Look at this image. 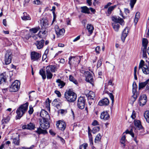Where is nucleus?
<instances>
[{"mask_svg":"<svg viewBox=\"0 0 149 149\" xmlns=\"http://www.w3.org/2000/svg\"><path fill=\"white\" fill-rule=\"evenodd\" d=\"M29 103L27 102L25 104L21 105L16 110L17 115L16 116V119H19L27 111Z\"/></svg>","mask_w":149,"mask_h":149,"instance_id":"f257e3e1","label":"nucleus"},{"mask_svg":"<svg viewBox=\"0 0 149 149\" xmlns=\"http://www.w3.org/2000/svg\"><path fill=\"white\" fill-rule=\"evenodd\" d=\"M64 96L67 101L69 102H74L76 100L77 97L76 94L70 90H69L65 92Z\"/></svg>","mask_w":149,"mask_h":149,"instance_id":"f03ea898","label":"nucleus"},{"mask_svg":"<svg viewBox=\"0 0 149 149\" xmlns=\"http://www.w3.org/2000/svg\"><path fill=\"white\" fill-rule=\"evenodd\" d=\"M57 68L55 65H50L47 66L46 72L47 79H51L53 76L52 72H55Z\"/></svg>","mask_w":149,"mask_h":149,"instance_id":"7ed1b4c3","label":"nucleus"},{"mask_svg":"<svg viewBox=\"0 0 149 149\" xmlns=\"http://www.w3.org/2000/svg\"><path fill=\"white\" fill-rule=\"evenodd\" d=\"M20 85V82L18 80L15 81L11 84L10 88V91L11 92H15L19 89Z\"/></svg>","mask_w":149,"mask_h":149,"instance_id":"20e7f679","label":"nucleus"},{"mask_svg":"<svg viewBox=\"0 0 149 149\" xmlns=\"http://www.w3.org/2000/svg\"><path fill=\"white\" fill-rule=\"evenodd\" d=\"M12 55L11 52L7 50L6 51L5 55L4 62L5 64L8 65L10 64L12 61Z\"/></svg>","mask_w":149,"mask_h":149,"instance_id":"39448f33","label":"nucleus"},{"mask_svg":"<svg viewBox=\"0 0 149 149\" xmlns=\"http://www.w3.org/2000/svg\"><path fill=\"white\" fill-rule=\"evenodd\" d=\"M81 57L80 56H70L69 58L68 64L71 65L76 63H79L80 62Z\"/></svg>","mask_w":149,"mask_h":149,"instance_id":"423d86ee","label":"nucleus"},{"mask_svg":"<svg viewBox=\"0 0 149 149\" xmlns=\"http://www.w3.org/2000/svg\"><path fill=\"white\" fill-rule=\"evenodd\" d=\"M39 124L41 127L45 130L48 129L50 126L48 119H39Z\"/></svg>","mask_w":149,"mask_h":149,"instance_id":"0eeeda50","label":"nucleus"},{"mask_svg":"<svg viewBox=\"0 0 149 149\" xmlns=\"http://www.w3.org/2000/svg\"><path fill=\"white\" fill-rule=\"evenodd\" d=\"M85 99L83 97H80L79 98L77 101V106L80 109H83L85 104Z\"/></svg>","mask_w":149,"mask_h":149,"instance_id":"6e6552de","label":"nucleus"},{"mask_svg":"<svg viewBox=\"0 0 149 149\" xmlns=\"http://www.w3.org/2000/svg\"><path fill=\"white\" fill-rule=\"evenodd\" d=\"M137 88V86L135 81L133 82L132 84V92L133 94L132 97L134 98V101L137 97L138 95V92L136 90Z\"/></svg>","mask_w":149,"mask_h":149,"instance_id":"1a4fd4ad","label":"nucleus"},{"mask_svg":"<svg viewBox=\"0 0 149 149\" xmlns=\"http://www.w3.org/2000/svg\"><path fill=\"white\" fill-rule=\"evenodd\" d=\"M56 125L57 127L62 131L64 130L66 127V124L65 122L61 120L57 122Z\"/></svg>","mask_w":149,"mask_h":149,"instance_id":"9d476101","label":"nucleus"},{"mask_svg":"<svg viewBox=\"0 0 149 149\" xmlns=\"http://www.w3.org/2000/svg\"><path fill=\"white\" fill-rule=\"evenodd\" d=\"M147 101V97L145 95H141L139 99V103L141 106L145 105Z\"/></svg>","mask_w":149,"mask_h":149,"instance_id":"9b49d317","label":"nucleus"},{"mask_svg":"<svg viewBox=\"0 0 149 149\" xmlns=\"http://www.w3.org/2000/svg\"><path fill=\"white\" fill-rule=\"evenodd\" d=\"M85 75L86 76V81L91 83L93 81V77L90 72H85Z\"/></svg>","mask_w":149,"mask_h":149,"instance_id":"f8f14e48","label":"nucleus"},{"mask_svg":"<svg viewBox=\"0 0 149 149\" xmlns=\"http://www.w3.org/2000/svg\"><path fill=\"white\" fill-rule=\"evenodd\" d=\"M88 91L86 90L85 91V93L88 99L93 100L95 97V94L94 92L92 91H89L88 92Z\"/></svg>","mask_w":149,"mask_h":149,"instance_id":"ddd939ff","label":"nucleus"},{"mask_svg":"<svg viewBox=\"0 0 149 149\" xmlns=\"http://www.w3.org/2000/svg\"><path fill=\"white\" fill-rule=\"evenodd\" d=\"M44 42V40L42 39L40 41H37L34 44L38 49H40L43 47Z\"/></svg>","mask_w":149,"mask_h":149,"instance_id":"4468645a","label":"nucleus"},{"mask_svg":"<svg viewBox=\"0 0 149 149\" xmlns=\"http://www.w3.org/2000/svg\"><path fill=\"white\" fill-rule=\"evenodd\" d=\"M40 57V54L38 53L32 52L31 53V59L33 61L38 60Z\"/></svg>","mask_w":149,"mask_h":149,"instance_id":"2eb2a0df","label":"nucleus"},{"mask_svg":"<svg viewBox=\"0 0 149 149\" xmlns=\"http://www.w3.org/2000/svg\"><path fill=\"white\" fill-rule=\"evenodd\" d=\"M112 20L114 22V23H119L122 24L123 22V19L121 18L120 17L116 16H112L111 17Z\"/></svg>","mask_w":149,"mask_h":149,"instance_id":"dca6fc26","label":"nucleus"},{"mask_svg":"<svg viewBox=\"0 0 149 149\" xmlns=\"http://www.w3.org/2000/svg\"><path fill=\"white\" fill-rule=\"evenodd\" d=\"M40 116L42 118L40 119H48V118L49 117V115L48 114L47 112L44 110H42L41 111Z\"/></svg>","mask_w":149,"mask_h":149,"instance_id":"f3484780","label":"nucleus"},{"mask_svg":"<svg viewBox=\"0 0 149 149\" xmlns=\"http://www.w3.org/2000/svg\"><path fill=\"white\" fill-rule=\"evenodd\" d=\"M109 103V100L106 98H105L101 100L98 103V104L101 106L103 105L107 106L108 105Z\"/></svg>","mask_w":149,"mask_h":149,"instance_id":"a211bd4d","label":"nucleus"},{"mask_svg":"<svg viewBox=\"0 0 149 149\" xmlns=\"http://www.w3.org/2000/svg\"><path fill=\"white\" fill-rule=\"evenodd\" d=\"M129 32V28L126 27L123 31L121 36V39L123 42H124L125 39L127 36V33Z\"/></svg>","mask_w":149,"mask_h":149,"instance_id":"6ab92c4d","label":"nucleus"},{"mask_svg":"<svg viewBox=\"0 0 149 149\" xmlns=\"http://www.w3.org/2000/svg\"><path fill=\"white\" fill-rule=\"evenodd\" d=\"M100 118L105 120H107L109 118V116L107 111H103L101 114Z\"/></svg>","mask_w":149,"mask_h":149,"instance_id":"aec40b11","label":"nucleus"},{"mask_svg":"<svg viewBox=\"0 0 149 149\" xmlns=\"http://www.w3.org/2000/svg\"><path fill=\"white\" fill-rule=\"evenodd\" d=\"M134 125L135 127L137 129L140 130L143 128V127L141 125V122L139 120H134Z\"/></svg>","mask_w":149,"mask_h":149,"instance_id":"412c9836","label":"nucleus"},{"mask_svg":"<svg viewBox=\"0 0 149 149\" xmlns=\"http://www.w3.org/2000/svg\"><path fill=\"white\" fill-rule=\"evenodd\" d=\"M47 32L46 29H42L39 31L38 33V36L40 38H45L46 36V34Z\"/></svg>","mask_w":149,"mask_h":149,"instance_id":"4be33fe9","label":"nucleus"},{"mask_svg":"<svg viewBox=\"0 0 149 149\" xmlns=\"http://www.w3.org/2000/svg\"><path fill=\"white\" fill-rule=\"evenodd\" d=\"M149 81V79H148L144 82L139 83V90H140L144 87L147 84Z\"/></svg>","mask_w":149,"mask_h":149,"instance_id":"5701e85b","label":"nucleus"},{"mask_svg":"<svg viewBox=\"0 0 149 149\" xmlns=\"http://www.w3.org/2000/svg\"><path fill=\"white\" fill-rule=\"evenodd\" d=\"M10 120V117L9 116H7L5 118H4L2 120V124L3 125L2 128H4L5 126V124H7Z\"/></svg>","mask_w":149,"mask_h":149,"instance_id":"b1692460","label":"nucleus"},{"mask_svg":"<svg viewBox=\"0 0 149 149\" xmlns=\"http://www.w3.org/2000/svg\"><path fill=\"white\" fill-rule=\"evenodd\" d=\"M125 133L127 134H130L132 137H133L134 138V141H135V142L137 144L138 143V141L136 140V137H134V133L133 132L132 129H131V130L130 131L127 130L125 131Z\"/></svg>","mask_w":149,"mask_h":149,"instance_id":"393cba45","label":"nucleus"},{"mask_svg":"<svg viewBox=\"0 0 149 149\" xmlns=\"http://www.w3.org/2000/svg\"><path fill=\"white\" fill-rule=\"evenodd\" d=\"M36 132L39 134H45L47 133V130H42L40 127L37 128V130L36 131Z\"/></svg>","mask_w":149,"mask_h":149,"instance_id":"a878e982","label":"nucleus"},{"mask_svg":"<svg viewBox=\"0 0 149 149\" xmlns=\"http://www.w3.org/2000/svg\"><path fill=\"white\" fill-rule=\"evenodd\" d=\"M65 32V30L63 29H60L56 32L57 37H59L63 35Z\"/></svg>","mask_w":149,"mask_h":149,"instance_id":"bb28decb","label":"nucleus"},{"mask_svg":"<svg viewBox=\"0 0 149 149\" xmlns=\"http://www.w3.org/2000/svg\"><path fill=\"white\" fill-rule=\"evenodd\" d=\"M56 82L58 83V86L60 88H62L65 85V83L61 81L60 79H58Z\"/></svg>","mask_w":149,"mask_h":149,"instance_id":"cd10ccee","label":"nucleus"},{"mask_svg":"<svg viewBox=\"0 0 149 149\" xmlns=\"http://www.w3.org/2000/svg\"><path fill=\"white\" fill-rule=\"evenodd\" d=\"M6 75L2 73L0 74V84H2L5 82L6 80Z\"/></svg>","mask_w":149,"mask_h":149,"instance_id":"c85d7f7f","label":"nucleus"},{"mask_svg":"<svg viewBox=\"0 0 149 149\" xmlns=\"http://www.w3.org/2000/svg\"><path fill=\"white\" fill-rule=\"evenodd\" d=\"M81 12L83 13L89 14L90 13L89 9L86 6L81 7Z\"/></svg>","mask_w":149,"mask_h":149,"instance_id":"c756f323","label":"nucleus"},{"mask_svg":"<svg viewBox=\"0 0 149 149\" xmlns=\"http://www.w3.org/2000/svg\"><path fill=\"white\" fill-rule=\"evenodd\" d=\"M41 25L43 29H46V28L48 26L47 21L44 20L43 22H41Z\"/></svg>","mask_w":149,"mask_h":149,"instance_id":"7c9ffc66","label":"nucleus"},{"mask_svg":"<svg viewBox=\"0 0 149 149\" xmlns=\"http://www.w3.org/2000/svg\"><path fill=\"white\" fill-rule=\"evenodd\" d=\"M88 135L89 138V141L91 146L93 145V138L92 136V135L91 133L90 132V129L89 127H88Z\"/></svg>","mask_w":149,"mask_h":149,"instance_id":"2f4dec72","label":"nucleus"},{"mask_svg":"<svg viewBox=\"0 0 149 149\" xmlns=\"http://www.w3.org/2000/svg\"><path fill=\"white\" fill-rule=\"evenodd\" d=\"M112 25L114 30L115 31L118 32L120 27L119 24L117 23H112Z\"/></svg>","mask_w":149,"mask_h":149,"instance_id":"473e14b6","label":"nucleus"},{"mask_svg":"<svg viewBox=\"0 0 149 149\" xmlns=\"http://www.w3.org/2000/svg\"><path fill=\"white\" fill-rule=\"evenodd\" d=\"M87 29L90 34H91L94 29L93 26L91 24H88L87 26Z\"/></svg>","mask_w":149,"mask_h":149,"instance_id":"72a5a7b5","label":"nucleus"},{"mask_svg":"<svg viewBox=\"0 0 149 149\" xmlns=\"http://www.w3.org/2000/svg\"><path fill=\"white\" fill-rule=\"evenodd\" d=\"M148 43V40L147 39L144 38L143 39L142 45L143 47V49H146Z\"/></svg>","mask_w":149,"mask_h":149,"instance_id":"f704fd0d","label":"nucleus"},{"mask_svg":"<svg viewBox=\"0 0 149 149\" xmlns=\"http://www.w3.org/2000/svg\"><path fill=\"white\" fill-rule=\"evenodd\" d=\"M143 72L145 74H148L149 73V69L147 66H144L141 68Z\"/></svg>","mask_w":149,"mask_h":149,"instance_id":"c9c22d12","label":"nucleus"},{"mask_svg":"<svg viewBox=\"0 0 149 149\" xmlns=\"http://www.w3.org/2000/svg\"><path fill=\"white\" fill-rule=\"evenodd\" d=\"M27 129L29 130H34L35 127V125L31 122L27 124Z\"/></svg>","mask_w":149,"mask_h":149,"instance_id":"e433bc0d","label":"nucleus"},{"mask_svg":"<svg viewBox=\"0 0 149 149\" xmlns=\"http://www.w3.org/2000/svg\"><path fill=\"white\" fill-rule=\"evenodd\" d=\"M144 116L146 121L149 123V111H146L145 112Z\"/></svg>","mask_w":149,"mask_h":149,"instance_id":"4c0bfd02","label":"nucleus"},{"mask_svg":"<svg viewBox=\"0 0 149 149\" xmlns=\"http://www.w3.org/2000/svg\"><path fill=\"white\" fill-rule=\"evenodd\" d=\"M13 143L17 146H19V138H14L13 139Z\"/></svg>","mask_w":149,"mask_h":149,"instance_id":"58836bf2","label":"nucleus"},{"mask_svg":"<svg viewBox=\"0 0 149 149\" xmlns=\"http://www.w3.org/2000/svg\"><path fill=\"white\" fill-rule=\"evenodd\" d=\"M69 79L70 81L72 82L73 83L75 84L76 85H78V83L77 80H76L71 75H70L69 76Z\"/></svg>","mask_w":149,"mask_h":149,"instance_id":"ea45409f","label":"nucleus"},{"mask_svg":"<svg viewBox=\"0 0 149 149\" xmlns=\"http://www.w3.org/2000/svg\"><path fill=\"white\" fill-rule=\"evenodd\" d=\"M140 13L139 12H137L135 15V19L134 20L135 24H136L138 22L139 18L140 17Z\"/></svg>","mask_w":149,"mask_h":149,"instance_id":"a19ab883","label":"nucleus"},{"mask_svg":"<svg viewBox=\"0 0 149 149\" xmlns=\"http://www.w3.org/2000/svg\"><path fill=\"white\" fill-rule=\"evenodd\" d=\"M40 74L42 76L43 79H45L46 78V76L45 74V71L41 69L40 70Z\"/></svg>","mask_w":149,"mask_h":149,"instance_id":"79ce46f5","label":"nucleus"},{"mask_svg":"<svg viewBox=\"0 0 149 149\" xmlns=\"http://www.w3.org/2000/svg\"><path fill=\"white\" fill-rule=\"evenodd\" d=\"M116 7V5H114L113 6H110L108 8L107 10V13L109 15L111 13L112 11Z\"/></svg>","mask_w":149,"mask_h":149,"instance_id":"37998d69","label":"nucleus"},{"mask_svg":"<svg viewBox=\"0 0 149 149\" xmlns=\"http://www.w3.org/2000/svg\"><path fill=\"white\" fill-rule=\"evenodd\" d=\"M101 136L100 134H98L96 136L95 140V143H98L100 141L101 139Z\"/></svg>","mask_w":149,"mask_h":149,"instance_id":"c03bdc74","label":"nucleus"},{"mask_svg":"<svg viewBox=\"0 0 149 149\" xmlns=\"http://www.w3.org/2000/svg\"><path fill=\"white\" fill-rule=\"evenodd\" d=\"M100 127L98 126H96L94 127L92 130V132L93 134H95L96 132L99 131L100 130Z\"/></svg>","mask_w":149,"mask_h":149,"instance_id":"a18cd8bd","label":"nucleus"},{"mask_svg":"<svg viewBox=\"0 0 149 149\" xmlns=\"http://www.w3.org/2000/svg\"><path fill=\"white\" fill-rule=\"evenodd\" d=\"M144 61L143 60H141V61L139 65V69L146 66L144 65Z\"/></svg>","mask_w":149,"mask_h":149,"instance_id":"49530a36","label":"nucleus"},{"mask_svg":"<svg viewBox=\"0 0 149 149\" xmlns=\"http://www.w3.org/2000/svg\"><path fill=\"white\" fill-rule=\"evenodd\" d=\"M137 0H130V5L132 8L136 2Z\"/></svg>","mask_w":149,"mask_h":149,"instance_id":"de8ad7c7","label":"nucleus"},{"mask_svg":"<svg viewBox=\"0 0 149 149\" xmlns=\"http://www.w3.org/2000/svg\"><path fill=\"white\" fill-rule=\"evenodd\" d=\"M88 146V144L87 143H84L82 145L80 146L79 148L80 149H86V148Z\"/></svg>","mask_w":149,"mask_h":149,"instance_id":"09e8293b","label":"nucleus"},{"mask_svg":"<svg viewBox=\"0 0 149 149\" xmlns=\"http://www.w3.org/2000/svg\"><path fill=\"white\" fill-rule=\"evenodd\" d=\"M25 35H24V38L28 40L31 37L30 35L28 33V31H26L25 32Z\"/></svg>","mask_w":149,"mask_h":149,"instance_id":"8fccbe9b","label":"nucleus"},{"mask_svg":"<svg viewBox=\"0 0 149 149\" xmlns=\"http://www.w3.org/2000/svg\"><path fill=\"white\" fill-rule=\"evenodd\" d=\"M38 30L39 29L38 28H35L30 29V31L34 33H35L37 32Z\"/></svg>","mask_w":149,"mask_h":149,"instance_id":"3c124183","label":"nucleus"},{"mask_svg":"<svg viewBox=\"0 0 149 149\" xmlns=\"http://www.w3.org/2000/svg\"><path fill=\"white\" fill-rule=\"evenodd\" d=\"M125 135L123 136L121 138L120 141V142L122 144H124L125 142Z\"/></svg>","mask_w":149,"mask_h":149,"instance_id":"603ef678","label":"nucleus"},{"mask_svg":"<svg viewBox=\"0 0 149 149\" xmlns=\"http://www.w3.org/2000/svg\"><path fill=\"white\" fill-rule=\"evenodd\" d=\"M102 60V59L101 58L98 61L97 65V68H99L101 65Z\"/></svg>","mask_w":149,"mask_h":149,"instance_id":"864d4df0","label":"nucleus"},{"mask_svg":"<svg viewBox=\"0 0 149 149\" xmlns=\"http://www.w3.org/2000/svg\"><path fill=\"white\" fill-rule=\"evenodd\" d=\"M33 112V109L32 105H30L29 109L28 111L29 113V114H31Z\"/></svg>","mask_w":149,"mask_h":149,"instance_id":"5fc2aeb1","label":"nucleus"},{"mask_svg":"<svg viewBox=\"0 0 149 149\" xmlns=\"http://www.w3.org/2000/svg\"><path fill=\"white\" fill-rule=\"evenodd\" d=\"M33 3L37 5H39L42 3V2L40 0H36L33 2Z\"/></svg>","mask_w":149,"mask_h":149,"instance_id":"6e6d98bb","label":"nucleus"},{"mask_svg":"<svg viewBox=\"0 0 149 149\" xmlns=\"http://www.w3.org/2000/svg\"><path fill=\"white\" fill-rule=\"evenodd\" d=\"M142 51L143 53V57L144 58H147V54H146V49H142Z\"/></svg>","mask_w":149,"mask_h":149,"instance_id":"4d7b16f0","label":"nucleus"},{"mask_svg":"<svg viewBox=\"0 0 149 149\" xmlns=\"http://www.w3.org/2000/svg\"><path fill=\"white\" fill-rule=\"evenodd\" d=\"M22 19L23 20H29L31 19V18L29 16H24L22 17Z\"/></svg>","mask_w":149,"mask_h":149,"instance_id":"13d9d810","label":"nucleus"},{"mask_svg":"<svg viewBox=\"0 0 149 149\" xmlns=\"http://www.w3.org/2000/svg\"><path fill=\"white\" fill-rule=\"evenodd\" d=\"M48 100V101H47V100L45 102V104H46V107L47 108H49L50 106V102L49 98L47 99Z\"/></svg>","mask_w":149,"mask_h":149,"instance_id":"bf43d9fd","label":"nucleus"},{"mask_svg":"<svg viewBox=\"0 0 149 149\" xmlns=\"http://www.w3.org/2000/svg\"><path fill=\"white\" fill-rule=\"evenodd\" d=\"M96 53L97 54L100 53V47L99 46H97L95 49Z\"/></svg>","mask_w":149,"mask_h":149,"instance_id":"052dcab7","label":"nucleus"},{"mask_svg":"<svg viewBox=\"0 0 149 149\" xmlns=\"http://www.w3.org/2000/svg\"><path fill=\"white\" fill-rule=\"evenodd\" d=\"M109 96L112 102V103L113 102H114V96L113 95V94L111 93H110L109 94Z\"/></svg>","mask_w":149,"mask_h":149,"instance_id":"680f3d73","label":"nucleus"},{"mask_svg":"<svg viewBox=\"0 0 149 149\" xmlns=\"http://www.w3.org/2000/svg\"><path fill=\"white\" fill-rule=\"evenodd\" d=\"M54 92L57 95L58 97H61V94L60 91H55Z\"/></svg>","mask_w":149,"mask_h":149,"instance_id":"e2e57ef3","label":"nucleus"},{"mask_svg":"<svg viewBox=\"0 0 149 149\" xmlns=\"http://www.w3.org/2000/svg\"><path fill=\"white\" fill-rule=\"evenodd\" d=\"M131 117L133 119H134L135 118L136 113L134 111H133Z\"/></svg>","mask_w":149,"mask_h":149,"instance_id":"0e129e2a","label":"nucleus"},{"mask_svg":"<svg viewBox=\"0 0 149 149\" xmlns=\"http://www.w3.org/2000/svg\"><path fill=\"white\" fill-rule=\"evenodd\" d=\"M60 112L61 114L66 113L67 112L66 110H64L63 109H61L60 110Z\"/></svg>","mask_w":149,"mask_h":149,"instance_id":"69168bd1","label":"nucleus"},{"mask_svg":"<svg viewBox=\"0 0 149 149\" xmlns=\"http://www.w3.org/2000/svg\"><path fill=\"white\" fill-rule=\"evenodd\" d=\"M98 122L96 120H94L92 123V125H98Z\"/></svg>","mask_w":149,"mask_h":149,"instance_id":"338daca9","label":"nucleus"},{"mask_svg":"<svg viewBox=\"0 0 149 149\" xmlns=\"http://www.w3.org/2000/svg\"><path fill=\"white\" fill-rule=\"evenodd\" d=\"M3 25L5 26H6L7 25V21L6 19H3Z\"/></svg>","mask_w":149,"mask_h":149,"instance_id":"774afa93","label":"nucleus"}]
</instances>
